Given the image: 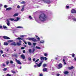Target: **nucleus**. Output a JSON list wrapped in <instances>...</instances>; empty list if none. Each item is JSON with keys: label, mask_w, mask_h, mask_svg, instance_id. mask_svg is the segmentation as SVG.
Segmentation results:
<instances>
[{"label": "nucleus", "mask_w": 76, "mask_h": 76, "mask_svg": "<svg viewBox=\"0 0 76 76\" xmlns=\"http://www.w3.org/2000/svg\"><path fill=\"white\" fill-rule=\"evenodd\" d=\"M17 45H18V46H20V45H21V43H20L17 42Z\"/></svg>", "instance_id": "23"}, {"label": "nucleus", "mask_w": 76, "mask_h": 76, "mask_svg": "<svg viewBox=\"0 0 76 76\" xmlns=\"http://www.w3.org/2000/svg\"><path fill=\"white\" fill-rule=\"evenodd\" d=\"M0 38L1 39H2L3 38V36H0Z\"/></svg>", "instance_id": "62"}, {"label": "nucleus", "mask_w": 76, "mask_h": 76, "mask_svg": "<svg viewBox=\"0 0 76 76\" xmlns=\"http://www.w3.org/2000/svg\"><path fill=\"white\" fill-rule=\"evenodd\" d=\"M1 6H2V4H0V7H1ZM0 10H1V7H0Z\"/></svg>", "instance_id": "57"}, {"label": "nucleus", "mask_w": 76, "mask_h": 76, "mask_svg": "<svg viewBox=\"0 0 76 76\" xmlns=\"http://www.w3.org/2000/svg\"><path fill=\"white\" fill-rule=\"evenodd\" d=\"M9 63V62L8 61H7L6 62V64L7 65H8Z\"/></svg>", "instance_id": "39"}, {"label": "nucleus", "mask_w": 76, "mask_h": 76, "mask_svg": "<svg viewBox=\"0 0 76 76\" xmlns=\"http://www.w3.org/2000/svg\"><path fill=\"white\" fill-rule=\"evenodd\" d=\"M3 27L4 29H6V28H7V27H6V26H3Z\"/></svg>", "instance_id": "38"}, {"label": "nucleus", "mask_w": 76, "mask_h": 76, "mask_svg": "<svg viewBox=\"0 0 76 76\" xmlns=\"http://www.w3.org/2000/svg\"><path fill=\"white\" fill-rule=\"evenodd\" d=\"M44 60H45V61H46V60H47V57H44Z\"/></svg>", "instance_id": "42"}, {"label": "nucleus", "mask_w": 76, "mask_h": 76, "mask_svg": "<svg viewBox=\"0 0 76 76\" xmlns=\"http://www.w3.org/2000/svg\"><path fill=\"white\" fill-rule=\"evenodd\" d=\"M17 39H18L19 40H20V39H22L20 37H18Z\"/></svg>", "instance_id": "32"}, {"label": "nucleus", "mask_w": 76, "mask_h": 76, "mask_svg": "<svg viewBox=\"0 0 76 76\" xmlns=\"http://www.w3.org/2000/svg\"><path fill=\"white\" fill-rule=\"evenodd\" d=\"M13 41L12 40H9L7 41L8 42H13Z\"/></svg>", "instance_id": "26"}, {"label": "nucleus", "mask_w": 76, "mask_h": 76, "mask_svg": "<svg viewBox=\"0 0 76 76\" xmlns=\"http://www.w3.org/2000/svg\"><path fill=\"white\" fill-rule=\"evenodd\" d=\"M44 3H47V4L50 3H51V1H50V0H47L44 1Z\"/></svg>", "instance_id": "7"}, {"label": "nucleus", "mask_w": 76, "mask_h": 76, "mask_svg": "<svg viewBox=\"0 0 76 76\" xmlns=\"http://www.w3.org/2000/svg\"><path fill=\"white\" fill-rule=\"evenodd\" d=\"M3 38L4 39H10V38L9 37H7L5 36H3Z\"/></svg>", "instance_id": "6"}, {"label": "nucleus", "mask_w": 76, "mask_h": 76, "mask_svg": "<svg viewBox=\"0 0 76 76\" xmlns=\"http://www.w3.org/2000/svg\"><path fill=\"white\" fill-rule=\"evenodd\" d=\"M73 68H74V67H73V66H72L70 67H69L68 69H69V70H71V69H73Z\"/></svg>", "instance_id": "17"}, {"label": "nucleus", "mask_w": 76, "mask_h": 76, "mask_svg": "<svg viewBox=\"0 0 76 76\" xmlns=\"http://www.w3.org/2000/svg\"><path fill=\"white\" fill-rule=\"evenodd\" d=\"M35 50V49L34 48H33L32 50V53H34V51Z\"/></svg>", "instance_id": "31"}, {"label": "nucleus", "mask_w": 76, "mask_h": 76, "mask_svg": "<svg viewBox=\"0 0 76 76\" xmlns=\"http://www.w3.org/2000/svg\"><path fill=\"white\" fill-rule=\"evenodd\" d=\"M19 15V14L18 13H16L15 14L13 15V17H15L16 16H18V15Z\"/></svg>", "instance_id": "19"}, {"label": "nucleus", "mask_w": 76, "mask_h": 76, "mask_svg": "<svg viewBox=\"0 0 76 76\" xmlns=\"http://www.w3.org/2000/svg\"><path fill=\"white\" fill-rule=\"evenodd\" d=\"M6 21L7 22V25L8 26H10V21H9V20L7 19L6 20Z\"/></svg>", "instance_id": "4"}, {"label": "nucleus", "mask_w": 76, "mask_h": 76, "mask_svg": "<svg viewBox=\"0 0 76 76\" xmlns=\"http://www.w3.org/2000/svg\"><path fill=\"white\" fill-rule=\"evenodd\" d=\"M11 45H13L14 46H16L17 44L15 42H14L11 43Z\"/></svg>", "instance_id": "10"}, {"label": "nucleus", "mask_w": 76, "mask_h": 76, "mask_svg": "<svg viewBox=\"0 0 76 76\" xmlns=\"http://www.w3.org/2000/svg\"><path fill=\"white\" fill-rule=\"evenodd\" d=\"M43 76V75L42 74H40L39 75V76Z\"/></svg>", "instance_id": "60"}, {"label": "nucleus", "mask_w": 76, "mask_h": 76, "mask_svg": "<svg viewBox=\"0 0 76 76\" xmlns=\"http://www.w3.org/2000/svg\"><path fill=\"white\" fill-rule=\"evenodd\" d=\"M25 3H26V2L25 1H23L20 3L21 4H25Z\"/></svg>", "instance_id": "24"}, {"label": "nucleus", "mask_w": 76, "mask_h": 76, "mask_svg": "<svg viewBox=\"0 0 76 76\" xmlns=\"http://www.w3.org/2000/svg\"><path fill=\"white\" fill-rule=\"evenodd\" d=\"M7 68H4L3 69V70L4 71H6V70H7Z\"/></svg>", "instance_id": "47"}, {"label": "nucleus", "mask_w": 76, "mask_h": 76, "mask_svg": "<svg viewBox=\"0 0 76 76\" xmlns=\"http://www.w3.org/2000/svg\"><path fill=\"white\" fill-rule=\"evenodd\" d=\"M0 29H3V27L1 25H0Z\"/></svg>", "instance_id": "46"}, {"label": "nucleus", "mask_w": 76, "mask_h": 76, "mask_svg": "<svg viewBox=\"0 0 76 76\" xmlns=\"http://www.w3.org/2000/svg\"><path fill=\"white\" fill-rule=\"evenodd\" d=\"M7 75L8 76H11V75L9 74H7Z\"/></svg>", "instance_id": "52"}, {"label": "nucleus", "mask_w": 76, "mask_h": 76, "mask_svg": "<svg viewBox=\"0 0 76 76\" xmlns=\"http://www.w3.org/2000/svg\"><path fill=\"white\" fill-rule=\"evenodd\" d=\"M34 67H35V68L37 67V65H35L34 66Z\"/></svg>", "instance_id": "61"}, {"label": "nucleus", "mask_w": 76, "mask_h": 76, "mask_svg": "<svg viewBox=\"0 0 76 76\" xmlns=\"http://www.w3.org/2000/svg\"><path fill=\"white\" fill-rule=\"evenodd\" d=\"M21 50H23V49H25V47H21Z\"/></svg>", "instance_id": "58"}, {"label": "nucleus", "mask_w": 76, "mask_h": 76, "mask_svg": "<svg viewBox=\"0 0 76 76\" xmlns=\"http://www.w3.org/2000/svg\"><path fill=\"white\" fill-rule=\"evenodd\" d=\"M64 73L65 75H67V74H68V73H69V71H64Z\"/></svg>", "instance_id": "14"}, {"label": "nucleus", "mask_w": 76, "mask_h": 76, "mask_svg": "<svg viewBox=\"0 0 76 76\" xmlns=\"http://www.w3.org/2000/svg\"><path fill=\"white\" fill-rule=\"evenodd\" d=\"M40 43H44V40H41L40 42Z\"/></svg>", "instance_id": "34"}, {"label": "nucleus", "mask_w": 76, "mask_h": 76, "mask_svg": "<svg viewBox=\"0 0 76 76\" xmlns=\"http://www.w3.org/2000/svg\"><path fill=\"white\" fill-rule=\"evenodd\" d=\"M20 6H19V5H18L17 6V8H18V9H19V8H20Z\"/></svg>", "instance_id": "51"}, {"label": "nucleus", "mask_w": 76, "mask_h": 76, "mask_svg": "<svg viewBox=\"0 0 76 76\" xmlns=\"http://www.w3.org/2000/svg\"><path fill=\"white\" fill-rule=\"evenodd\" d=\"M62 67H63V65H62L60 63L58 65V69H61Z\"/></svg>", "instance_id": "5"}, {"label": "nucleus", "mask_w": 76, "mask_h": 76, "mask_svg": "<svg viewBox=\"0 0 76 76\" xmlns=\"http://www.w3.org/2000/svg\"><path fill=\"white\" fill-rule=\"evenodd\" d=\"M47 69L46 68H44L43 69V72H45V71H47Z\"/></svg>", "instance_id": "29"}, {"label": "nucleus", "mask_w": 76, "mask_h": 76, "mask_svg": "<svg viewBox=\"0 0 76 76\" xmlns=\"http://www.w3.org/2000/svg\"><path fill=\"white\" fill-rule=\"evenodd\" d=\"M17 28H22V26H18V27H17Z\"/></svg>", "instance_id": "40"}, {"label": "nucleus", "mask_w": 76, "mask_h": 76, "mask_svg": "<svg viewBox=\"0 0 76 76\" xmlns=\"http://www.w3.org/2000/svg\"><path fill=\"white\" fill-rule=\"evenodd\" d=\"M9 20H10L11 21H13V20L14 21V20H15V19L14 18H11L9 19Z\"/></svg>", "instance_id": "22"}, {"label": "nucleus", "mask_w": 76, "mask_h": 76, "mask_svg": "<svg viewBox=\"0 0 76 76\" xmlns=\"http://www.w3.org/2000/svg\"><path fill=\"white\" fill-rule=\"evenodd\" d=\"M72 20L73 21H75V22H76V18L75 17H72Z\"/></svg>", "instance_id": "11"}, {"label": "nucleus", "mask_w": 76, "mask_h": 76, "mask_svg": "<svg viewBox=\"0 0 76 76\" xmlns=\"http://www.w3.org/2000/svg\"><path fill=\"white\" fill-rule=\"evenodd\" d=\"M33 44L34 46H35V45H36V43H33Z\"/></svg>", "instance_id": "43"}, {"label": "nucleus", "mask_w": 76, "mask_h": 76, "mask_svg": "<svg viewBox=\"0 0 76 76\" xmlns=\"http://www.w3.org/2000/svg\"><path fill=\"white\" fill-rule=\"evenodd\" d=\"M33 61H35V58H33Z\"/></svg>", "instance_id": "64"}, {"label": "nucleus", "mask_w": 76, "mask_h": 76, "mask_svg": "<svg viewBox=\"0 0 76 76\" xmlns=\"http://www.w3.org/2000/svg\"><path fill=\"white\" fill-rule=\"evenodd\" d=\"M4 7L5 8H7V5H5L4 6Z\"/></svg>", "instance_id": "48"}, {"label": "nucleus", "mask_w": 76, "mask_h": 76, "mask_svg": "<svg viewBox=\"0 0 76 76\" xmlns=\"http://www.w3.org/2000/svg\"><path fill=\"white\" fill-rule=\"evenodd\" d=\"M31 58H28V60H29V61H31Z\"/></svg>", "instance_id": "55"}, {"label": "nucleus", "mask_w": 76, "mask_h": 76, "mask_svg": "<svg viewBox=\"0 0 76 76\" xmlns=\"http://www.w3.org/2000/svg\"><path fill=\"white\" fill-rule=\"evenodd\" d=\"M57 76H60V74H57Z\"/></svg>", "instance_id": "63"}, {"label": "nucleus", "mask_w": 76, "mask_h": 76, "mask_svg": "<svg viewBox=\"0 0 76 76\" xmlns=\"http://www.w3.org/2000/svg\"><path fill=\"white\" fill-rule=\"evenodd\" d=\"M39 18L40 20L39 21L37 20V18H35V20L38 23H41V22H44L47 19V16L45 14L42 13L39 15Z\"/></svg>", "instance_id": "1"}, {"label": "nucleus", "mask_w": 76, "mask_h": 76, "mask_svg": "<svg viewBox=\"0 0 76 76\" xmlns=\"http://www.w3.org/2000/svg\"><path fill=\"white\" fill-rule=\"evenodd\" d=\"M10 63L11 64H13V62L12 61H10Z\"/></svg>", "instance_id": "44"}, {"label": "nucleus", "mask_w": 76, "mask_h": 76, "mask_svg": "<svg viewBox=\"0 0 76 76\" xmlns=\"http://www.w3.org/2000/svg\"><path fill=\"white\" fill-rule=\"evenodd\" d=\"M0 53H1V54H3V51L2 50H1L0 51Z\"/></svg>", "instance_id": "49"}, {"label": "nucleus", "mask_w": 76, "mask_h": 76, "mask_svg": "<svg viewBox=\"0 0 76 76\" xmlns=\"http://www.w3.org/2000/svg\"><path fill=\"white\" fill-rule=\"evenodd\" d=\"M42 62H41L39 63V64H38L37 65V66L38 67H40L41 66V65L42 64Z\"/></svg>", "instance_id": "12"}, {"label": "nucleus", "mask_w": 76, "mask_h": 76, "mask_svg": "<svg viewBox=\"0 0 76 76\" xmlns=\"http://www.w3.org/2000/svg\"><path fill=\"white\" fill-rule=\"evenodd\" d=\"M38 61H39V59H37L34 62H35V63H37V62H38Z\"/></svg>", "instance_id": "37"}, {"label": "nucleus", "mask_w": 76, "mask_h": 76, "mask_svg": "<svg viewBox=\"0 0 76 76\" xmlns=\"http://www.w3.org/2000/svg\"><path fill=\"white\" fill-rule=\"evenodd\" d=\"M28 44L29 45H31V43L30 42H29L28 43Z\"/></svg>", "instance_id": "36"}, {"label": "nucleus", "mask_w": 76, "mask_h": 76, "mask_svg": "<svg viewBox=\"0 0 76 76\" xmlns=\"http://www.w3.org/2000/svg\"><path fill=\"white\" fill-rule=\"evenodd\" d=\"M11 73H15V72L13 71L12 70L11 71Z\"/></svg>", "instance_id": "41"}, {"label": "nucleus", "mask_w": 76, "mask_h": 76, "mask_svg": "<svg viewBox=\"0 0 76 76\" xmlns=\"http://www.w3.org/2000/svg\"><path fill=\"white\" fill-rule=\"evenodd\" d=\"M37 39H38V41H39V40H40V38H39V37H37Z\"/></svg>", "instance_id": "54"}, {"label": "nucleus", "mask_w": 76, "mask_h": 76, "mask_svg": "<svg viewBox=\"0 0 76 76\" xmlns=\"http://www.w3.org/2000/svg\"><path fill=\"white\" fill-rule=\"evenodd\" d=\"M46 66H47V64H45L43 65V67H45Z\"/></svg>", "instance_id": "28"}, {"label": "nucleus", "mask_w": 76, "mask_h": 76, "mask_svg": "<svg viewBox=\"0 0 76 76\" xmlns=\"http://www.w3.org/2000/svg\"><path fill=\"white\" fill-rule=\"evenodd\" d=\"M21 57L23 59H25V56L23 54H22L21 55Z\"/></svg>", "instance_id": "9"}, {"label": "nucleus", "mask_w": 76, "mask_h": 76, "mask_svg": "<svg viewBox=\"0 0 76 76\" xmlns=\"http://www.w3.org/2000/svg\"><path fill=\"white\" fill-rule=\"evenodd\" d=\"M4 45H5L6 46H7V45H9V43L6 42H4Z\"/></svg>", "instance_id": "13"}, {"label": "nucleus", "mask_w": 76, "mask_h": 76, "mask_svg": "<svg viewBox=\"0 0 76 76\" xmlns=\"http://www.w3.org/2000/svg\"><path fill=\"white\" fill-rule=\"evenodd\" d=\"M11 9H12V8L11 7H9L7 8L6 9V10H11Z\"/></svg>", "instance_id": "15"}, {"label": "nucleus", "mask_w": 76, "mask_h": 76, "mask_svg": "<svg viewBox=\"0 0 76 76\" xmlns=\"http://www.w3.org/2000/svg\"><path fill=\"white\" fill-rule=\"evenodd\" d=\"M28 51H29V53H31H31H32V50H31V49H29L28 50Z\"/></svg>", "instance_id": "27"}, {"label": "nucleus", "mask_w": 76, "mask_h": 76, "mask_svg": "<svg viewBox=\"0 0 76 76\" xmlns=\"http://www.w3.org/2000/svg\"><path fill=\"white\" fill-rule=\"evenodd\" d=\"M63 61L64 64H66V62L65 61V60L64 59H63Z\"/></svg>", "instance_id": "25"}, {"label": "nucleus", "mask_w": 76, "mask_h": 76, "mask_svg": "<svg viewBox=\"0 0 76 76\" xmlns=\"http://www.w3.org/2000/svg\"><path fill=\"white\" fill-rule=\"evenodd\" d=\"M23 53H24L25 54V53H26V52H25V50H24L23 51Z\"/></svg>", "instance_id": "50"}, {"label": "nucleus", "mask_w": 76, "mask_h": 76, "mask_svg": "<svg viewBox=\"0 0 76 76\" xmlns=\"http://www.w3.org/2000/svg\"><path fill=\"white\" fill-rule=\"evenodd\" d=\"M75 54L73 53V54H72V57H75Z\"/></svg>", "instance_id": "56"}, {"label": "nucleus", "mask_w": 76, "mask_h": 76, "mask_svg": "<svg viewBox=\"0 0 76 76\" xmlns=\"http://www.w3.org/2000/svg\"><path fill=\"white\" fill-rule=\"evenodd\" d=\"M45 56L46 57H47V55H48V53H45L44 54Z\"/></svg>", "instance_id": "35"}, {"label": "nucleus", "mask_w": 76, "mask_h": 76, "mask_svg": "<svg viewBox=\"0 0 76 76\" xmlns=\"http://www.w3.org/2000/svg\"><path fill=\"white\" fill-rule=\"evenodd\" d=\"M40 59L41 60H44V57H41L40 58Z\"/></svg>", "instance_id": "30"}, {"label": "nucleus", "mask_w": 76, "mask_h": 76, "mask_svg": "<svg viewBox=\"0 0 76 76\" xmlns=\"http://www.w3.org/2000/svg\"><path fill=\"white\" fill-rule=\"evenodd\" d=\"M35 48L37 49H38L39 50H40L41 49V48L40 47H39L37 46H36Z\"/></svg>", "instance_id": "21"}, {"label": "nucleus", "mask_w": 76, "mask_h": 76, "mask_svg": "<svg viewBox=\"0 0 76 76\" xmlns=\"http://www.w3.org/2000/svg\"><path fill=\"white\" fill-rule=\"evenodd\" d=\"M15 60L18 64H22V63L20 62V61L16 59H15Z\"/></svg>", "instance_id": "3"}, {"label": "nucleus", "mask_w": 76, "mask_h": 76, "mask_svg": "<svg viewBox=\"0 0 76 76\" xmlns=\"http://www.w3.org/2000/svg\"><path fill=\"white\" fill-rule=\"evenodd\" d=\"M29 19H32V17H31V16H29Z\"/></svg>", "instance_id": "45"}, {"label": "nucleus", "mask_w": 76, "mask_h": 76, "mask_svg": "<svg viewBox=\"0 0 76 76\" xmlns=\"http://www.w3.org/2000/svg\"><path fill=\"white\" fill-rule=\"evenodd\" d=\"M72 17H73L72 15L69 16L68 17V19H71V20H72V18H73Z\"/></svg>", "instance_id": "16"}, {"label": "nucleus", "mask_w": 76, "mask_h": 76, "mask_svg": "<svg viewBox=\"0 0 76 76\" xmlns=\"http://www.w3.org/2000/svg\"><path fill=\"white\" fill-rule=\"evenodd\" d=\"M20 19V18H19L18 17L17 18V20H14V21H15L16 22H18L19 20Z\"/></svg>", "instance_id": "18"}, {"label": "nucleus", "mask_w": 76, "mask_h": 76, "mask_svg": "<svg viewBox=\"0 0 76 76\" xmlns=\"http://www.w3.org/2000/svg\"><path fill=\"white\" fill-rule=\"evenodd\" d=\"M71 13H76V11L74 9H72L71 10Z\"/></svg>", "instance_id": "8"}, {"label": "nucleus", "mask_w": 76, "mask_h": 76, "mask_svg": "<svg viewBox=\"0 0 76 76\" xmlns=\"http://www.w3.org/2000/svg\"><path fill=\"white\" fill-rule=\"evenodd\" d=\"M25 7V5H23V7L22 9L21 10V12H23L24 10V8Z\"/></svg>", "instance_id": "20"}, {"label": "nucleus", "mask_w": 76, "mask_h": 76, "mask_svg": "<svg viewBox=\"0 0 76 76\" xmlns=\"http://www.w3.org/2000/svg\"><path fill=\"white\" fill-rule=\"evenodd\" d=\"M25 36L23 35H21L20 36V37H24Z\"/></svg>", "instance_id": "59"}, {"label": "nucleus", "mask_w": 76, "mask_h": 76, "mask_svg": "<svg viewBox=\"0 0 76 76\" xmlns=\"http://www.w3.org/2000/svg\"><path fill=\"white\" fill-rule=\"evenodd\" d=\"M27 39L30 40V41H32L33 42H37L38 40L32 37H28L27 38Z\"/></svg>", "instance_id": "2"}, {"label": "nucleus", "mask_w": 76, "mask_h": 76, "mask_svg": "<svg viewBox=\"0 0 76 76\" xmlns=\"http://www.w3.org/2000/svg\"><path fill=\"white\" fill-rule=\"evenodd\" d=\"M15 56L16 58L18 57V55L16 54H15L14 56Z\"/></svg>", "instance_id": "53"}, {"label": "nucleus", "mask_w": 76, "mask_h": 76, "mask_svg": "<svg viewBox=\"0 0 76 76\" xmlns=\"http://www.w3.org/2000/svg\"><path fill=\"white\" fill-rule=\"evenodd\" d=\"M2 66L3 67H6V65L4 63L2 64Z\"/></svg>", "instance_id": "33"}]
</instances>
